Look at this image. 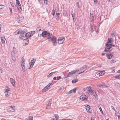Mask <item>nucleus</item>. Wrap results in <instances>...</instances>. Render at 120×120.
<instances>
[{
  "instance_id": "1",
  "label": "nucleus",
  "mask_w": 120,
  "mask_h": 120,
  "mask_svg": "<svg viewBox=\"0 0 120 120\" xmlns=\"http://www.w3.org/2000/svg\"><path fill=\"white\" fill-rule=\"evenodd\" d=\"M15 33L17 34H20L19 36V38L21 39H23L24 41V42H25V41H27V42L25 43V44H27L28 43V42L29 41V40L27 38L26 35V33L22 31V30H18L15 31Z\"/></svg>"
},
{
  "instance_id": "2",
  "label": "nucleus",
  "mask_w": 120,
  "mask_h": 120,
  "mask_svg": "<svg viewBox=\"0 0 120 120\" xmlns=\"http://www.w3.org/2000/svg\"><path fill=\"white\" fill-rule=\"evenodd\" d=\"M87 92L88 94H90L91 95L93 96L94 98H96L98 97L97 95L94 91L93 90L91 89V87L90 86H89L87 88Z\"/></svg>"
},
{
  "instance_id": "3",
  "label": "nucleus",
  "mask_w": 120,
  "mask_h": 120,
  "mask_svg": "<svg viewBox=\"0 0 120 120\" xmlns=\"http://www.w3.org/2000/svg\"><path fill=\"white\" fill-rule=\"evenodd\" d=\"M87 68V66L86 65L82 67L81 68H80V70L77 69L75 70V73H76L79 70L80 71L78 73V74H79L81 73H83L86 70Z\"/></svg>"
},
{
  "instance_id": "4",
  "label": "nucleus",
  "mask_w": 120,
  "mask_h": 120,
  "mask_svg": "<svg viewBox=\"0 0 120 120\" xmlns=\"http://www.w3.org/2000/svg\"><path fill=\"white\" fill-rule=\"evenodd\" d=\"M105 46L106 47L105 48L104 50L105 52L110 51L112 50V47H111V46L110 45V43L105 44Z\"/></svg>"
},
{
  "instance_id": "5",
  "label": "nucleus",
  "mask_w": 120,
  "mask_h": 120,
  "mask_svg": "<svg viewBox=\"0 0 120 120\" xmlns=\"http://www.w3.org/2000/svg\"><path fill=\"white\" fill-rule=\"evenodd\" d=\"M36 59L34 60V59L31 60V62L29 64L28 66V68L30 69L32 68L33 66L34 65Z\"/></svg>"
},
{
  "instance_id": "6",
  "label": "nucleus",
  "mask_w": 120,
  "mask_h": 120,
  "mask_svg": "<svg viewBox=\"0 0 120 120\" xmlns=\"http://www.w3.org/2000/svg\"><path fill=\"white\" fill-rule=\"evenodd\" d=\"M51 84V83H49L42 90V92H45L47 91L50 88V86Z\"/></svg>"
},
{
  "instance_id": "7",
  "label": "nucleus",
  "mask_w": 120,
  "mask_h": 120,
  "mask_svg": "<svg viewBox=\"0 0 120 120\" xmlns=\"http://www.w3.org/2000/svg\"><path fill=\"white\" fill-rule=\"evenodd\" d=\"M64 40L65 38L64 37H60L58 39V43L59 44H62L63 43Z\"/></svg>"
},
{
  "instance_id": "8",
  "label": "nucleus",
  "mask_w": 120,
  "mask_h": 120,
  "mask_svg": "<svg viewBox=\"0 0 120 120\" xmlns=\"http://www.w3.org/2000/svg\"><path fill=\"white\" fill-rule=\"evenodd\" d=\"M16 5L19 12H21L22 10L21 5L19 2H16Z\"/></svg>"
},
{
  "instance_id": "9",
  "label": "nucleus",
  "mask_w": 120,
  "mask_h": 120,
  "mask_svg": "<svg viewBox=\"0 0 120 120\" xmlns=\"http://www.w3.org/2000/svg\"><path fill=\"white\" fill-rule=\"evenodd\" d=\"M106 56L107 58L108 59H111L113 56H114L113 52H110L109 53H107V54H106Z\"/></svg>"
},
{
  "instance_id": "10",
  "label": "nucleus",
  "mask_w": 120,
  "mask_h": 120,
  "mask_svg": "<svg viewBox=\"0 0 120 120\" xmlns=\"http://www.w3.org/2000/svg\"><path fill=\"white\" fill-rule=\"evenodd\" d=\"M10 81L12 85L14 86H15V79L12 78L10 79Z\"/></svg>"
},
{
  "instance_id": "11",
  "label": "nucleus",
  "mask_w": 120,
  "mask_h": 120,
  "mask_svg": "<svg viewBox=\"0 0 120 120\" xmlns=\"http://www.w3.org/2000/svg\"><path fill=\"white\" fill-rule=\"evenodd\" d=\"M34 33V31H31L26 33V35L27 38L28 37L32 36Z\"/></svg>"
},
{
  "instance_id": "12",
  "label": "nucleus",
  "mask_w": 120,
  "mask_h": 120,
  "mask_svg": "<svg viewBox=\"0 0 120 120\" xmlns=\"http://www.w3.org/2000/svg\"><path fill=\"white\" fill-rule=\"evenodd\" d=\"M85 108L86 109L87 111L91 113H92L91 110V108L89 105H87L85 106Z\"/></svg>"
},
{
  "instance_id": "13",
  "label": "nucleus",
  "mask_w": 120,
  "mask_h": 120,
  "mask_svg": "<svg viewBox=\"0 0 120 120\" xmlns=\"http://www.w3.org/2000/svg\"><path fill=\"white\" fill-rule=\"evenodd\" d=\"M51 41H52V43L53 44L54 46H55L57 44L56 40V38L55 37Z\"/></svg>"
},
{
  "instance_id": "14",
  "label": "nucleus",
  "mask_w": 120,
  "mask_h": 120,
  "mask_svg": "<svg viewBox=\"0 0 120 120\" xmlns=\"http://www.w3.org/2000/svg\"><path fill=\"white\" fill-rule=\"evenodd\" d=\"M48 36L47 38V39L49 41H51L55 37H53L52 35H50L49 34H48Z\"/></svg>"
},
{
  "instance_id": "15",
  "label": "nucleus",
  "mask_w": 120,
  "mask_h": 120,
  "mask_svg": "<svg viewBox=\"0 0 120 120\" xmlns=\"http://www.w3.org/2000/svg\"><path fill=\"white\" fill-rule=\"evenodd\" d=\"M15 107V106L13 105V106H11L9 107L8 109L9 110L10 112H13L15 111V109L14 107Z\"/></svg>"
},
{
  "instance_id": "16",
  "label": "nucleus",
  "mask_w": 120,
  "mask_h": 120,
  "mask_svg": "<svg viewBox=\"0 0 120 120\" xmlns=\"http://www.w3.org/2000/svg\"><path fill=\"white\" fill-rule=\"evenodd\" d=\"M5 92H6V94L7 92L8 91H11V89L8 86L5 87L4 89Z\"/></svg>"
},
{
  "instance_id": "17",
  "label": "nucleus",
  "mask_w": 120,
  "mask_h": 120,
  "mask_svg": "<svg viewBox=\"0 0 120 120\" xmlns=\"http://www.w3.org/2000/svg\"><path fill=\"white\" fill-rule=\"evenodd\" d=\"M25 59L22 58V60L20 62V64L21 66H25Z\"/></svg>"
},
{
  "instance_id": "18",
  "label": "nucleus",
  "mask_w": 120,
  "mask_h": 120,
  "mask_svg": "<svg viewBox=\"0 0 120 120\" xmlns=\"http://www.w3.org/2000/svg\"><path fill=\"white\" fill-rule=\"evenodd\" d=\"M24 19V17L23 16L19 17L17 19L18 22H22Z\"/></svg>"
},
{
  "instance_id": "19",
  "label": "nucleus",
  "mask_w": 120,
  "mask_h": 120,
  "mask_svg": "<svg viewBox=\"0 0 120 120\" xmlns=\"http://www.w3.org/2000/svg\"><path fill=\"white\" fill-rule=\"evenodd\" d=\"M42 35L43 37H45L46 36L48 35V34L47 33V31H44L42 32Z\"/></svg>"
},
{
  "instance_id": "20",
  "label": "nucleus",
  "mask_w": 120,
  "mask_h": 120,
  "mask_svg": "<svg viewBox=\"0 0 120 120\" xmlns=\"http://www.w3.org/2000/svg\"><path fill=\"white\" fill-rule=\"evenodd\" d=\"M113 42V39L112 38H109L107 41L108 43H112Z\"/></svg>"
},
{
  "instance_id": "21",
  "label": "nucleus",
  "mask_w": 120,
  "mask_h": 120,
  "mask_svg": "<svg viewBox=\"0 0 120 120\" xmlns=\"http://www.w3.org/2000/svg\"><path fill=\"white\" fill-rule=\"evenodd\" d=\"M99 87H105L106 86L105 85V84L101 82L98 85Z\"/></svg>"
},
{
  "instance_id": "22",
  "label": "nucleus",
  "mask_w": 120,
  "mask_h": 120,
  "mask_svg": "<svg viewBox=\"0 0 120 120\" xmlns=\"http://www.w3.org/2000/svg\"><path fill=\"white\" fill-rule=\"evenodd\" d=\"M17 52V50L14 47H13V51L12 53L14 55L16 54Z\"/></svg>"
},
{
  "instance_id": "23",
  "label": "nucleus",
  "mask_w": 120,
  "mask_h": 120,
  "mask_svg": "<svg viewBox=\"0 0 120 120\" xmlns=\"http://www.w3.org/2000/svg\"><path fill=\"white\" fill-rule=\"evenodd\" d=\"M75 88L71 90H70V91H69L67 93V94H70L73 92H74V93H75Z\"/></svg>"
},
{
  "instance_id": "24",
  "label": "nucleus",
  "mask_w": 120,
  "mask_h": 120,
  "mask_svg": "<svg viewBox=\"0 0 120 120\" xmlns=\"http://www.w3.org/2000/svg\"><path fill=\"white\" fill-rule=\"evenodd\" d=\"M105 73V72L104 71H103L100 72L98 73L99 75L100 76H102L104 75Z\"/></svg>"
},
{
  "instance_id": "25",
  "label": "nucleus",
  "mask_w": 120,
  "mask_h": 120,
  "mask_svg": "<svg viewBox=\"0 0 120 120\" xmlns=\"http://www.w3.org/2000/svg\"><path fill=\"white\" fill-rule=\"evenodd\" d=\"M93 14H91V13H90V19L92 22H94V17L93 15H92Z\"/></svg>"
},
{
  "instance_id": "26",
  "label": "nucleus",
  "mask_w": 120,
  "mask_h": 120,
  "mask_svg": "<svg viewBox=\"0 0 120 120\" xmlns=\"http://www.w3.org/2000/svg\"><path fill=\"white\" fill-rule=\"evenodd\" d=\"M51 103L49 102L47 105V106L46 107V109H49L50 108L51 105Z\"/></svg>"
},
{
  "instance_id": "27",
  "label": "nucleus",
  "mask_w": 120,
  "mask_h": 120,
  "mask_svg": "<svg viewBox=\"0 0 120 120\" xmlns=\"http://www.w3.org/2000/svg\"><path fill=\"white\" fill-rule=\"evenodd\" d=\"M5 40L6 39L5 37H1V41L2 43H5Z\"/></svg>"
},
{
  "instance_id": "28",
  "label": "nucleus",
  "mask_w": 120,
  "mask_h": 120,
  "mask_svg": "<svg viewBox=\"0 0 120 120\" xmlns=\"http://www.w3.org/2000/svg\"><path fill=\"white\" fill-rule=\"evenodd\" d=\"M6 93V92H5V94L6 96V97H8L11 94L10 91H8Z\"/></svg>"
},
{
  "instance_id": "29",
  "label": "nucleus",
  "mask_w": 120,
  "mask_h": 120,
  "mask_svg": "<svg viewBox=\"0 0 120 120\" xmlns=\"http://www.w3.org/2000/svg\"><path fill=\"white\" fill-rule=\"evenodd\" d=\"M33 117L32 116H29L27 120H33Z\"/></svg>"
},
{
  "instance_id": "30",
  "label": "nucleus",
  "mask_w": 120,
  "mask_h": 120,
  "mask_svg": "<svg viewBox=\"0 0 120 120\" xmlns=\"http://www.w3.org/2000/svg\"><path fill=\"white\" fill-rule=\"evenodd\" d=\"M55 118V120H58L59 118L58 114H55L54 115Z\"/></svg>"
},
{
  "instance_id": "31",
  "label": "nucleus",
  "mask_w": 120,
  "mask_h": 120,
  "mask_svg": "<svg viewBox=\"0 0 120 120\" xmlns=\"http://www.w3.org/2000/svg\"><path fill=\"white\" fill-rule=\"evenodd\" d=\"M74 71H72L71 72H70L67 75V76L68 77H70V76L71 75L73 74L74 73Z\"/></svg>"
},
{
  "instance_id": "32",
  "label": "nucleus",
  "mask_w": 120,
  "mask_h": 120,
  "mask_svg": "<svg viewBox=\"0 0 120 120\" xmlns=\"http://www.w3.org/2000/svg\"><path fill=\"white\" fill-rule=\"evenodd\" d=\"M114 84L115 86H120V84L118 82H114Z\"/></svg>"
},
{
  "instance_id": "33",
  "label": "nucleus",
  "mask_w": 120,
  "mask_h": 120,
  "mask_svg": "<svg viewBox=\"0 0 120 120\" xmlns=\"http://www.w3.org/2000/svg\"><path fill=\"white\" fill-rule=\"evenodd\" d=\"M4 6L2 5H0V10L3 9L4 8Z\"/></svg>"
},
{
  "instance_id": "34",
  "label": "nucleus",
  "mask_w": 120,
  "mask_h": 120,
  "mask_svg": "<svg viewBox=\"0 0 120 120\" xmlns=\"http://www.w3.org/2000/svg\"><path fill=\"white\" fill-rule=\"evenodd\" d=\"M21 67L22 68V70L23 71H26V68L25 66H21Z\"/></svg>"
},
{
  "instance_id": "35",
  "label": "nucleus",
  "mask_w": 120,
  "mask_h": 120,
  "mask_svg": "<svg viewBox=\"0 0 120 120\" xmlns=\"http://www.w3.org/2000/svg\"><path fill=\"white\" fill-rule=\"evenodd\" d=\"M88 98V97L86 95H81L80 98Z\"/></svg>"
},
{
  "instance_id": "36",
  "label": "nucleus",
  "mask_w": 120,
  "mask_h": 120,
  "mask_svg": "<svg viewBox=\"0 0 120 120\" xmlns=\"http://www.w3.org/2000/svg\"><path fill=\"white\" fill-rule=\"evenodd\" d=\"M116 115L117 116L118 118L120 117V113L119 112L117 113L116 114Z\"/></svg>"
},
{
  "instance_id": "37",
  "label": "nucleus",
  "mask_w": 120,
  "mask_h": 120,
  "mask_svg": "<svg viewBox=\"0 0 120 120\" xmlns=\"http://www.w3.org/2000/svg\"><path fill=\"white\" fill-rule=\"evenodd\" d=\"M80 100H86V101L87 100V98H80Z\"/></svg>"
},
{
  "instance_id": "38",
  "label": "nucleus",
  "mask_w": 120,
  "mask_h": 120,
  "mask_svg": "<svg viewBox=\"0 0 120 120\" xmlns=\"http://www.w3.org/2000/svg\"><path fill=\"white\" fill-rule=\"evenodd\" d=\"M44 4H45L47 5L48 4V0H44Z\"/></svg>"
},
{
  "instance_id": "39",
  "label": "nucleus",
  "mask_w": 120,
  "mask_h": 120,
  "mask_svg": "<svg viewBox=\"0 0 120 120\" xmlns=\"http://www.w3.org/2000/svg\"><path fill=\"white\" fill-rule=\"evenodd\" d=\"M116 62V61H115L114 60H112L110 61V63L111 64L114 63Z\"/></svg>"
},
{
  "instance_id": "40",
  "label": "nucleus",
  "mask_w": 120,
  "mask_h": 120,
  "mask_svg": "<svg viewBox=\"0 0 120 120\" xmlns=\"http://www.w3.org/2000/svg\"><path fill=\"white\" fill-rule=\"evenodd\" d=\"M94 2L95 4H97L98 1L97 0H94Z\"/></svg>"
},
{
  "instance_id": "41",
  "label": "nucleus",
  "mask_w": 120,
  "mask_h": 120,
  "mask_svg": "<svg viewBox=\"0 0 120 120\" xmlns=\"http://www.w3.org/2000/svg\"><path fill=\"white\" fill-rule=\"evenodd\" d=\"M99 109H100V111H101V113L103 114V112L102 110V109L100 107V108H99Z\"/></svg>"
},
{
  "instance_id": "42",
  "label": "nucleus",
  "mask_w": 120,
  "mask_h": 120,
  "mask_svg": "<svg viewBox=\"0 0 120 120\" xmlns=\"http://www.w3.org/2000/svg\"><path fill=\"white\" fill-rule=\"evenodd\" d=\"M54 73L53 72H52V73H50L49 74V75H48L47 76V77L48 78H49V76H51V75H52V74H51L52 73Z\"/></svg>"
},
{
  "instance_id": "43",
  "label": "nucleus",
  "mask_w": 120,
  "mask_h": 120,
  "mask_svg": "<svg viewBox=\"0 0 120 120\" xmlns=\"http://www.w3.org/2000/svg\"><path fill=\"white\" fill-rule=\"evenodd\" d=\"M12 60H13V61H15V57L14 56H13V58H12Z\"/></svg>"
},
{
  "instance_id": "44",
  "label": "nucleus",
  "mask_w": 120,
  "mask_h": 120,
  "mask_svg": "<svg viewBox=\"0 0 120 120\" xmlns=\"http://www.w3.org/2000/svg\"><path fill=\"white\" fill-rule=\"evenodd\" d=\"M119 75L115 76V78L117 79H119Z\"/></svg>"
},
{
  "instance_id": "45",
  "label": "nucleus",
  "mask_w": 120,
  "mask_h": 120,
  "mask_svg": "<svg viewBox=\"0 0 120 120\" xmlns=\"http://www.w3.org/2000/svg\"><path fill=\"white\" fill-rule=\"evenodd\" d=\"M57 80H58L59 79H60L61 78V77L60 76L59 77H57Z\"/></svg>"
},
{
  "instance_id": "46",
  "label": "nucleus",
  "mask_w": 120,
  "mask_h": 120,
  "mask_svg": "<svg viewBox=\"0 0 120 120\" xmlns=\"http://www.w3.org/2000/svg\"><path fill=\"white\" fill-rule=\"evenodd\" d=\"M112 43L110 44V45L111 46V47H112V46L114 47L115 45H112Z\"/></svg>"
},
{
  "instance_id": "47",
  "label": "nucleus",
  "mask_w": 120,
  "mask_h": 120,
  "mask_svg": "<svg viewBox=\"0 0 120 120\" xmlns=\"http://www.w3.org/2000/svg\"><path fill=\"white\" fill-rule=\"evenodd\" d=\"M76 4V6H77L78 8H79V3L78 2Z\"/></svg>"
},
{
  "instance_id": "48",
  "label": "nucleus",
  "mask_w": 120,
  "mask_h": 120,
  "mask_svg": "<svg viewBox=\"0 0 120 120\" xmlns=\"http://www.w3.org/2000/svg\"><path fill=\"white\" fill-rule=\"evenodd\" d=\"M111 107L112 109H113L114 110H115V109L114 108L113 106H111Z\"/></svg>"
},
{
  "instance_id": "49",
  "label": "nucleus",
  "mask_w": 120,
  "mask_h": 120,
  "mask_svg": "<svg viewBox=\"0 0 120 120\" xmlns=\"http://www.w3.org/2000/svg\"><path fill=\"white\" fill-rule=\"evenodd\" d=\"M71 15H72V16L73 17V20H74V17L75 16V14L74 15V14H71Z\"/></svg>"
},
{
  "instance_id": "50",
  "label": "nucleus",
  "mask_w": 120,
  "mask_h": 120,
  "mask_svg": "<svg viewBox=\"0 0 120 120\" xmlns=\"http://www.w3.org/2000/svg\"><path fill=\"white\" fill-rule=\"evenodd\" d=\"M62 120H71L69 119H63Z\"/></svg>"
},
{
  "instance_id": "51",
  "label": "nucleus",
  "mask_w": 120,
  "mask_h": 120,
  "mask_svg": "<svg viewBox=\"0 0 120 120\" xmlns=\"http://www.w3.org/2000/svg\"><path fill=\"white\" fill-rule=\"evenodd\" d=\"M9 10L11 12V13L12 12V9L11 8H9Z\"/></svg>"
},
{
  "instance_id": "52",
  "label": "nucleus",
  "mask_w": 120,
  "mask_h": 120,
  "mask_svg": "<svg viewBox=\"0 0 120 120\" xmlns=\"http://www.w3.org/2000/svg\"><path fill=\"white\" fill-rule=\"evenodd\" d=\"M1 25L0 24V32H1Z\"/></svg>"
},
{
  "instance_id": "53",
  "label": "nucleus",
  "mask_w": 120,
  "mask_h": 120,
  "mask_svg": "<svg viewBox=\"0 0 120 120\" xmlns=\"http://www.w3.org/2000/svg\"><path fill=\"white\" fill-rule=\"evenodd\" d=\"M52 14L53 16H54L55 14V12H52Z\"/></svg>"
},
{
  "instance_id": "54",
  "label": "nucleus",
  "mask_w": 120,
  "mask_h": 120,
  "mask_svg": "<svg viewBox=\"0 0 120 120\" xmlns=\"http://www.w3.org/2000/svg\"><path fill=\"white\" fill-rule=\"evenodd\" d=\"M53 79L54 80H56L57 79H56V77H54L53 78Z\"/></svg>"
},
{
  "instance_id": "55",
  "label": "nucleus",
  "mask_w": 120,
  "mask_h": 120,
  "mask_svg": "<svg viewBox=\"0 0 120 120\" xmlns=\"http://www.w3.org/2000/svg\"><path fill=\"white\" fill-rule=\"evenodd\" d=\"M56 15H57V16L58 17H59V16L60 14V13H56Z\"/></svg>"
},
{
  "instance_id": "56",
  "label": "nucleus",
  "mask_w": 120,
  "mask_h": 120,
  "mask_svg": "<svg viewBox=\"0 0 120 120\" xmlns=\"http://www.w3.org/2000/svg\"><path fill=\"white\" fill-rule=\"evenodd\" d=\"M105 53H102L101 54V55L102 56H104L105 55Z\"/></svg>"
},
{
  "instance_id": "57",
  "label": "nucleus",
  "mask_w": 120,
  "mask_h": 120,
  "mask_svg": "<svg viewBox=\"0 0 120 120\" xmlns=\"http://www.w3.org/2000/svg\"><path fill=\"white\" fill-rule=\"evenodd\" d=\"M72 83H75V80H72Z\"/></svg>"
},
{
  "instance_id": "58",
  "label": "nucleus",
  "mask_w": 120,
  "mask_h": 120,
  "mask_svg": "<svg viewBox=\"0 0 120 120\" xmlns=\"http://www.w3.org/2000/svg\"><path fill=\"white\" fill-rule=\"evenodd\" d=\"M51 120H55V119L54 118H51Z\"/></svg>"
},
{
  "instance_id": "59",
  "label": "nucleus",
  "mask_w": 120,
  "mask_h": 120,
  "mask_svg": "<svg viewBox=\"0 0 120 120\" xmlns=\"http://www.w3.org/2000/svg\"><path fill=\"white\" fill-rule=\"evenodd\" d=\"M93 117H91V120H94V119H93Z\"/></svg>"
},
{
  "instance_id": "60",
  "label": "nucleus",
  "mask_w": 120,
  "mask_h": 120,
  "mask_svg": "<svg viewBox=\"0 0 120 120\" xmlns=\"http://www.w3.org/2000/svg\"><path fill=\"white\" fill-rule=\"evenodd\" d=\"M78 81V80L77 79H75V83Z\"/></svg>"
},
{
  "instance_id": "61",
  "label": "nucleus",
  "mask_w": 120,
  "mask_h": 120,
  "mask_svg": "<svg viewBox=\"0 0 120 120\" xmlns=\"http://www.w3.org/2000/svg\"><path fill=\"white\" fill-rule=\"evenodd\" d=\"M86 90V89H85V88H83V90H84V91H85V90Z\"/></svg>"
},
{
  "instance_id": "62",
  "label": "nucleus",
  "mask_w": 120,
  "mask_h": 120,
  "mask_svg": "<svg viewBox=\"0 0 120 120\" xmlns=\"http://www.w3.org/2000/svg\"><path fill=\"white\" fill-rule=\"evenodd\" d=\"M11 6H12L13 7H14V5H13L11 3Z\"/></svg>"
},
{
  "instance_id": "63",
  "label": "nucleus",
  "mask_w": 120,
  "mask_h": 120,
  "mask_svg": "<svg viewBox=\"0 0 120 120\" xmlns=\"http://www.w3.org/2000/svg\"><path fill=\"white\" fill-rule=\"evenodd\" d=\"M0 120H6L5 119H1Z\"/></svg>"
},
{
  "instance_id": "64",
  "label": "nucleus",
  "mask_w": 120,
  "mask_h": 120,
  "mask_svg": "<svg viewBox=\"0 0 120 120\" xmlns=\"http://www.w3.org/2000/svg\"><path fill=\"white\" fill-rule=\"evenodd\" d=\"M16 2H18L19 1V0H16Z\"/></svg>"
}]
</instances>
